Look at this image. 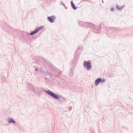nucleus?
<instances>
[{
	"label": "nucleus",
	"mask_w": 133,
	"mask_h": 133,
	"mask_svg": "<svg viewBox=\"0 0 133 133\" xmlns=\"http://www.w3.org/2000/svg\"><path fill=\"white\" fill-rule=\"evenodd\" d=\"M37 70H38V69H37V68H36V69H35V71H37Z\"/></svg>",
	"instance_id": "nucleus-13"
},
{
	"label": "nucleus",
	"mask_w": 133,
	"mask_h": 133,
	"mask_svg": "<svg viewBox=\"0 0 133 133\" xmlns=\"http://www.w3.org/2000/svg\"><path fill=\"white\" fill-rule=\"evenodd\" d=\"M117 9H118L120 10V9L119 8H118V6H117Z\"/></svg>",
	"instance_id": "nucleus-14"
},
{
	"label": "nucleus",
	"mask_w": 133,
	"mask_h": 133,
	"mask_svg": "<svg viewBox=\"0 0 133 133\" xmlns=\"http://www.w3.org/2000/svg\"><path fill=\"white\" fill-rule=\"evenodd\" d=\"M56 17L54 16H52L48 17V20L51 23H53L55 20Z\"/></svg>",
	"instance_id": "nucleus-4"
},
{
	"label": "nucleus",
	"mask_w": 133,
	"mask_h": 133,
	"mask_svg": "<svg viewBox=\"0 0 133 133\" xmlns=\"http://www.w3.org/2000/svg\"><path fill=\"white\" fill-rule=\"evenodd\" d=\"M7 121L9 123H15V121L12 118H8L7 120Z\"/></svg>",
	"instance_id": "nucleus-7"
},
{
	"label": "nucleus",
	"mask_w": 133,
	"mask_h": 133,
	"mask_svg": "<svg viewBox=\"0 0 133 133\" xmlns=\"http://www.w3.org/2000/svg\"><path fill=\"white\" fill-rule=\"evenodd\" d=\"M84 66H86L87 67V69L89 70L91 68V63L89 61H84Z\"/></svg>",
	"instance_id": "nucleus-3"
},
{
	"label": "nucleus",
	"mask_w": 133,
	"mask_h": 133,
	"mask_svg": "<svg viewBox=\"0 0 133 133\" xmlns=\"http://www.w3.org/2000/svg\"><path fill=\"white\" fill-rule=\"evenodd\" d=\"M61 72H59V74H61Z\"/></svg>",
	"instance_id": "nucleus-15"
},
{
	"label": "nucleus",
	"mask_w": 133,
	"mask_h": 133,
	"mask_svg": "<svg viewBox=\"0 0 133 133\" xmlns=\"http://www.w3.org/2000/svg\"><path fill=\"white\" fill-rule=\"evenodd\" d=\"M114 10V9L113 8H111V11H113Z\"/></svg>",
	"instance_id": "nucleus-10"
},
{
	"label": "nucleus",
	"mask_w": 133,
	"mask_h": 133,
	"mask_svg": "<svg viewBox=\"0 0 133 133\" xmlns=\"http://www.w3.org/2000/svg\"><path fill=\"white\" fill-rule=\"evenodd\" d=\"M71 5L72 8H73L75 10V5L74 4V3H73V2L72 1H71Z\"/></svg>",
	"instance_id": "nucleus-8"
},
{
	"label": "nucleus",
	"mask_w": 133,
	"mask_h": 133,
	"mask_svg": "<svg viewBox=\"0 0 133 133\" xmlns=\"http://www.w3.org/2000/svg\"><path fill=\"white\" fill-rule=\"evenodd\" d=\"M72 107H70L69 108V109L70 110H71L72 109Z\"/></svg>",
	"instance_id": "nucleus-12"
},
{
	"label": "nucleus",
	"mask_w": 133,
	"mask_h": 133,
	"mask_svg": "<svg viewBox=\"0 0 133 133\" xmlns=\"http://www.w3.org/2000/svg\"><path fill=\"white\" fill-rule=\"evenodd\" d=\"M101 82V78H98L96 79L95 82V85H97L98 84Z\"/></svg>",
	"instance_id": "nucleus-5"
},
{
	"label": "nucleus",
	"mask_w": 133,
	"mask_h": 133,
	"mask_svg": "<svg viewBox=\"0 0 133 133\" xmlns=\"http://www.w3.org/2000/svg\"><path fill=\"white\" fill-rule=\"evenodd\" d=\"M60 3L61 4H62V5H64V4L62 2V1H61L60 2Z\"/></svg>",
	"instance_id": "nucleus-11"
},
{
	"label": "nucleus",
	"mask_w": 133,
	"mask_h": 133,
	"mask_svg": "<svg viewBox=\"0 0 133 133\" xmlns=\"http://www.w3.org/2000/svg\"><path fill=\"white\" fill-rule=\"evenodd\" d=\"M29 88L32 90H33V91L34 92H36V90L37 88L35 87L30 85L29 86Z\"/></svg>",
	"instance_id": "nucleus-6"
},
{
	"label": "nucleus",
	"mask_w": 133,
	"mask_h": 133,
	"mask_svg": "<svg viewBox=\"0 0 133 133\" xmlns=\"http://www.w3.org/2000/svg\"><path fill=\"white\" fill-rule=\"evenodd\" d=\"M105 81V80L104 79H103L102 80H101V82H103Z\"/></svg>",
	"instance_id": "nucleus-9"
},
{
	"label": "nucleus",
	"mask_w": 133,
	"mask_h": 133,
	"mask_svg": "<svg viewBox=\"0 0 133 133\" xmlns=\"http://www.w3.org/2000/svg\"><path fill=\"white\" fill-rule=\"evenodd\" d=\"M43 26H40L39 27L37 28V29H36L35 30L32 31L31 33H30V35H32L34 34H35L36 33L38 32L39 30H42L43 28Z\"/></svg>",
	"instance_id": "nucleus-2"
},
{
	"label": "nucleus",
	"mask_w": 133,
	"mask_h": 133,
	"mask_svg": "<svg viewBox=\"0 0 133 133\" xmlns=\"http://www.w3.org/2000/svg\"><path fill=\"white\" fill-rule=\"evenodd\" d=\"M45 92L47 93L50 96L55 99H59L61 97L63 99H64V98L63 97L61 96L60 95H56L53 92H51L50 90H45Z\"/></svg>",
	"instance_id": "nucleus-1"
}]
</instances>
